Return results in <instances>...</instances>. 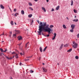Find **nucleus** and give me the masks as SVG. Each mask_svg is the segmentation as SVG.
<instances>
[{
    "instance_id": "obj_23",
    "label": "nucleus",
    "mask_w": 79,
    "mask_h": 79,
    "mask_svg": "<svg viewBox=\"0 0 79 79\" xmlns=\"http://www.w3.org/2000/svg\"><path fill=\"white\" fill-rule=\"evenodd\" d=\"M10 24L11 25H12V26H13L14 23H13V21H11L10 22Z\"/></svg>"
},
{
    "instance_id": "obj_14",
    "label": "nucleus",
    "mask_w": 79,
    "mask_h": 79,
    "mask_svg": "<svg viewBox=\"0 0 79 79\" xmlns=\"http://www.w3.org/2000/svg\"><path fill=\"white\" fill-rule=\"evenodd\" d=\"M42 10H43L44 12H46V10H45V8L44 7H42Z\"/></svg>"
},
{
    "instance_id": "obj_48",
    "label": "nucleus",
    "mask_w": 79,
    "mask_h": 79,
    "mask_svg": "<svg viewBox=\"0 0 79 79\" xmlns=\"http://www.w3.org/2000/svg\"><path fill=\"white\" fill-rule=\"evenodd\" d=\"M4 34H5L4 33V32H3V33H2V35H4Z\"/></svg>"
},
{
    "instance_id": "obj_1",
    "label": "nucleus",
    "mask_w": 79,
    "mask_h": 79,
    "mask_svg": "<svg viewBox=\"0 0 79 79\" xmlns=\"http://www.w3.org/2000/svg\"><path fill=\"white\" fill-rule=\"evenodd\" d=\"M40 25L39 27V31H38L39 35H41V32L44 31L45 32H48V34H50L51 33L50 32L52 31V30L50 28L48 27L49 25H47L46 24V23H42V22H40Z\"/></svg>"
},
{
    "instance_id": "obj_57",
    "label": "nucleus",
    "mask_w": 79,
    "mask_h": 79,
    "mask_svg": "<svg viewBox=\"0 0 79 79\" xmlns=\"http://www.w3.org/2000/svg\"><path fill=\"white\" fill-rule=\"evenodd\" d=\"M15 25H16V22H15Z\"/></svg>"
},
{
    "instance_id": "obj_60",
    "label": "nucleus",
    "mask_w": 79,
    "mask_h": 79,
    "mask_svg": "<svg viewBox=\"0 0 79 79\" xmlns=\"http://www.w3.org/2000/svg\"><path fill=\"white\" fill-rule=\"evenodd\" d=\"M77 16H75V18H77Z\"/></svg>"
},
{
    "instance_id": "obj_64",
    "label": "nucleus",
    "mask_w": 79,
    "mask_h": 79,
    "mask_svg": "<svg viewBox=\"0 0 79 79\" xmlns=\"http://www.w3.org/2000/svg\"><path fill=\"white\" fill-rule=\"evenodd\" d=\"M32 23H31V25H32Z\"/></svg>"
},
{
    "instance_id": "obj_27",
    "label": "nucleus",
    "mask_w": 79,
    "mask_h": 79,
    "mask_svg": "<svg viewBox=\"0 0 79 79\" xmlns=\"http://www.w3.org/2000/svg\"><path fill=\"white\" fill-rule=\"evenodd\" d=\"M75 58L76 60H78L79 59V57L77 56H75Z\"/></svg>"
},
{
    "instance_id": "obj_18",
    "label": "nucleus",
    "mask_w": 79,
    "mask_h": 79,
    "mask_svg": "<svg viewBox=\"0 0 79 79\" xmlns=\"http://www.w3.org/2000/svg\"><path fill=\"white\" fill-rule=\"evenodd\" d=\"M3 55H4V56H5V55H4V54H3V53H0V56H3Z\"/></svg>"
},
{
    "instance_id": "obj_36",
    "label": "nucleus",
    "mask_w": 79,
    "mask_h": 79,
    "mask_svg": "<svg viewBox=\"0 0 79 79\" xmlns=\"http://www.w3.org/2000/svg\"><path fill=\"white\" fill-rule=\"evenodd\" d=\"M20 54L21 55H24V53H22V52H21Z\"/></svg>"
},
{
    "instance_id": "obj_37",
    "label": "nucleus",
    "mask_w": 79,
    "mask_h": 79,
    "mask_svg": "<svg viewBox=\"0 0 79 79\" xmlns=\"http://www.w3.org/2000/svg\"><path fill=\"white\" fill-rule=\"evenodd\" d=\"M12 54H15V55H16V53H15V52H12Z\"/></svg>"
},
{
    "instance_id": "obj_40",
    "label": "nucleus",
    "mask_w": 79,
    "mask_h": 79,
    "mask_svg": "<svg viewBox=\"0 0 79 79\" xmlns=\"http://www.w3.org/2000/svg\"><path fill=\"white\" fill-rule=\"evenodd\" d=\"M7 49H6V50H5V51H4V52H7Z\"/></svg>"
},
{
    "instance_id": "obj_12",
    "label": "nucleus",
    "mask_w": 79,
    "mask_h": 79,
    "mask_svg": "<svg viewBox=\"0 0 79 79\" xmlns=\"http://www.w3.org/2000/svg\"><path fill=\"white\" fill-rule=\"evenodd\" d=\"M73 21L74 22H77L78 21V19H74L73 20Z\"/></svg>"
},
{
    "instance_id": "obj_34",
    "label": "nucleus",
    "mask_w": 79,
    "mask_h": 79,
    "mask_svg": "<svg viewBox=\"0 0 79 79\" xmlns=\"http://www.w3.org/2000/svg\"><path fill=\"white\" fill-rule=\"evenodd\" d=\"M30 72L31 73H34V71H32V70H30Z\"/></svg>"
},
{
    "instance_id": "obj_55",
    "label": "nucleus",
    "mask_w": 79,
    "mask_h": 79,
    "mask_svg": "<svg viewBox=\"0 0 79 79\" xmlns=\"http://www.w3.org/2000/svg\"><path fill=\"white\" fill-rule=\"evenodd\" d=\"M66 19H68V20H69V19L68 18V17H66Z\"/></svg>"
},
{
    "instance_id": "obj_53",
    "label": "nucleus",
    "mask_w": 79,
    "mask_h": 79,
    "mask_svg": "<svg viewBox=\"0 0 79 79\" xmlns=\"http://www.w3.org/2000/svg\"><path fill=\"white\" fill-rule=\"evenodd\" d=\"M13 36H16V34H14L13 35Z\"/></svg>"
},
{
    "instance_id": "obj_10",
    "label": "nucleus",
    "mask_w": 79,
    "mask_h": 79,
    "mask_svg": "<svg viewBox=\"0 0 79 79\" xmlns=\"http://www.w3.org/2000/svg\"><path fill=\"white\" fill-rule=\"evenodd\" d=\"M15 31L16 34H19V30H15Z\"/></svg>"
},
{
    "instance_id": "obj_26",
    "label": "nucleus",
    "mask_w": 79,
    "mask_h": 79,
    "mask_svg": "<svg viewBox=\"0 0 79 79\" xmlns=\"http://www.w3.org/2000/svg\"><path fill=\"white\" fill-rule=\"evenodd\" d=\"M68 46H69V45H68V44H66L65 45H64V47H68Z\"/></svg>"
},
{
    "instance_id": "obj_25",
    "label": "nucleus",
    "mask_w": 79,
    "mask_h": 79,
    "mask_svg": "<svg viewBox=\"0 0 79 79\" xmlns=\"http://www.w3.org/2000/svg\"><path fill=\"white\" fill-rule=\"evenodd\" d=\"M72 51V49L70 48L69 50L67 51V52H71Z\"/></svg>"
},
{
    "instance_id": "obj_61",
    "label": "nucleus",
    "mask_w": 79,
    "mask_h": 79,
    "mask_svg": "<svg viewBox=\"0 0 79 79\" xmlns=\"http://www.w3.org/2000/svg\"><path fill=\"white\" fill-rule=\"evenodd\" d=\"M25 61H27V59H24Z\"/></svg>"
},
{
    "instance_id": "obj_41",
    "label": "nucleus",
    "mask_w": 79,
    "mask_h": 79,
    "mask_svg": "<svg viewBox=\"0 0 79 79\" xmlns=\"http://www.w3.org/2000/svg\"><path fill=\"white\" fill-rule=\"evenodd\" d=\"M22 44V43H20L19 44H18V45H19V46H20V45H21Z\"/></svg>"
},
{
    "instance_id": "obj_30",
    "label": "nucleus",
    "mask_w": 79,
    "mask_h": 79,
    "mask_svg": "<svg viewBox=\"0 0 79 79\" xmlns=\"http://www.w3.org/2000/svg\"><path fill=\"white\" fill-rule=\"evenodd\" d=\"M28 4L29 6H32V3L31 2H29Z\"/></svg>"
},
{
    "instance_id": "obj_45",
    "label": "nucleus",
    "mask_w": 79,
    "mask_h": 79,
    "mask_svg": "<svg viewBox=\"0 0 79 79\" xmlns=\"http://www.w3.org/2000/svg\"><path fill=\"white\" fill-rule=\"evenodd\" d=\"M10 34H12V32L10 31Z\"/></svg>"
},
{
    "instance_id": "obj_15",
    "label": "nucleus",
    "mask_w": 79,
    "mask_h": 79,
    "mask_svg": "<svg viewBox=\"0 0 79 79\" xmlns=\"http://www.w3.org/2000/svg\"><path fill=\"white\" fill-rule=\"evenodd\" d=\"M15 57L16 58H18V54H15Z\"/></svg>"
},
{
    "instance_id": "obj_3",
    "label": "nucleus",
    "mask_w": 79,
    "mask_h": 79,
    "mask_svg": "<svg viewBox=\"0 0 79 79\" xmlns=\"http://www.w3.org/2000/svg\"><path fill=\"white\" fill-rule=\"evenodd\" d=\"M77 45H78V44L77 43H75V44H74L73 45V48H77Z\"/></svg>"
},
{
    "instance_id": "obj_28",
    "label": "nucleus",
    "mask_w": 79,
    "mask_h": 79,
    "mask_svg": "<svg viewBox=\"0 0 79 79\" xmlns=\"http://www.w3.org/2000/svg\"><path fill=\"white\" fill-rule=\"evenodd\" d=\"M73 29H72L70 30V31L71 32H74V30H73Z\"/></svg>"
},
{
    "instance_id": "obj_49",
    "label": "nucleus",
    "mask_w": 79,
    "mask_h": 79,
    "mask_svg": "<svg viewBox=\"0 0 79 79\" xmlns=\"http://www.w3.org/2000/svg\"><path fill=\"white\" fill-rule=\"evenodd\" d=\"M35 2H38V0H34Z\"/></svg>"
},
{
    "instance_id": "obj_33",
    "label": "nucleus",
    "mask_w": 79,
    "mask_h": 79,
    "mask_svg": "<svg viewBox=\"0 0 79 79\" xmlns=\"http://www.w3.org/2000/svg\"><path fill=\"white\" fill-rule=\"evenodd\" d=\"M29 9H30V10H32V11H33V9H32V7H30L29 8Z\"/></svg>"
},
{
    "instance_id": "obj_6",
    "label": "nucleus",
    "mask_w": 79,
    "mask_h": 79,
    "mask_svg": "<svg viewBox=\"0 0 79 79\" xmlns=\"http://www.w3.org/2000/svg\"><path fill=\"white\" fill-rule=\"evenodd\" d=\"M63 45H64L63 44H62L61 45H60V47L59 48L60 50H61V49L63 48Z\"/></svg>"
},
{
    "instance_id": "obj_32",
    "label": "nucleus",
    "mask_w": 79,
    "mask_h": 79,
    "mask_svg": "<svg viewBox=\"0 0 79 79\" xmlns=\"http://www.w3.org/2000/svg\"><path fill=\"white\" fill-rule=\"evenodd\" d=\"M53 25H51L50 26V28H52V27H53Z\"/></svg>"
},
{
    "instance_id": "obj_8",
    "label": "nucleus",
    "mask_w": 79,
    "mask_h": 79,
    "mask_svg": "<svg viewBox=\"0 0 79 79\" xmlns=\"http://www.w3.org/2000/svg\"><path fill=\"white\" fill-rule=\"evenodd\" d=\"M0 6L1 8L2 9H4V8H5V7H4V6L2 4H1L0 5Z\"/></svg>"
},
{
    "instance_id": "obj_42",
    "label": "nucleus",
    "mask_w": 79,
    "mask_h": 79,
    "mask_svg": "<svg viewBox=\"0 0 79 79\" xmlns=\"http://www.w3.org/2000/svg\"><path fill=\"white\" fill-rule=\"evenodd\" d=\"M54 11V9H53V8L52 9V10L51 11Z\"/></svg>"
},
{
    "instance_id": "obj_35",
    "label": "nucleus",
    "mask_w": 79,
    "mask_h": 79,
    "mask_svg": "<svg viewBox=\"0 0 79 79\" xmlns=\"http://www.w3.org/2000/svg\"><path fill=\"white\" fill-rule=\"evenodd\" d=\"M73 43L74 45H75V44H76V42L74 41H73Z\"/></svg>"
},
{
    "instance_id": "obj_63",
    "label": "nucleus",
    "mask_w": 79,
    "mask_h": 79,
    "mask_svg": "<svg viewBox=\"0 0 79 79\" xmlns=\"http://www.w3.org/2000/svg\"><path fill=\"white\" fill-rule=\"evenodd\" d=\"M2 43H3V42H4V41H2Z\"/></svg>"
},
{
    "instance_id": "obj_16",
    "label": "nucleus",
    "mask_w": 79,
    "mask_h": 79,
    "mask_svg": "<svg viewBox=\"0 0 79 79\" xmlns=\"http://www.w3.org/2000/svg\"><path fill=\"white\" fill-rule=\"evenodd\" d=\"M71 6H73V0H71Z\"/></svg>"
},
{
    "instance_id": "obj_17",
    "label": "nucleus",
    "mask_w": 79,
    "mask_h": 79,
    "mask_svg": "<svg viewBox=\"0 0 79 79\" xmlns=\"http://www.w3.org/2000/svg\"><path fill=\"white\" fill-rule=\"evenodd\" d=\"M21 13L22 15H24V11L23 10H21Z\"/></svg>"
},
{
    "instance_id": "obj_29",
    "label": "nucleus",
    "mask_w": 79,
    "mask_h": 79,
    "mask_svg": "<svg viewBox=\"0 0 79 79\" xmlns=\"http://www.w3.org/2000/svg\"><path fill=\"white\" fill-rule=\"evenodd\" d=\"M73 11H74V13H77V11L75 9L73 10Z\"/></svg>"
},
{
    "instance_id": "obj_24",
    "label": "nucleus",
    "mask_w": 79,
    "mask_h": 79,
    "mask_svg": "<svg viewBox=\"0 0 79 79\" xmlns=\"http://www.w3.org/2000/svg\"><path fill=\"white\" fill-rule=\"evenodd\" d=\"M63 28H64V29H66V25H64V24H63Z\"/></svg>"
},
{
    "instance_id": "obj_38",
    "label": "nucleus",
    "mask_w": 79,
    "mask_h": 79,
    "mask_svg": "<svg viewBox=\"0 0 79 79\" xmlns=\"http://www.w3.org/2000/svg\"><path fill=\"white\" fill-rule=\"evenodd\" d=\"M17 11V10L16 9H14V11H15V12H16V11Z\"/></svg>"
},
{
    "instance_id": "obj_39",
    "label": "nucleus",
    "mask_w": 79,
    "mask_h": 79,
    "mask_svg": "<svg viewBox=\"0 0 79 79\" xmlns=\"http://www.w3.org/2000/svg\"><path fill=\"white\" fill-rule=\"evenodd\" d=\"M77 38H79V34H78L77 35Z\"/></svg>"
},
{
    "instance_id": "obj_56",
    "label": "nucleus",
    "mask_w": 79,
    "mask_h": 79,
    "mask_svg": "<svg viewBox=\"0 0 79 79\" xmlns=\"http://www.w3.org/2000/svg\"><path fill=\"white\" fill-rule=\"evenodd\" d=\"M47 2H48L49 0H46Z\"/></svg>"
},
{
    "instance_id": "obj_59",
    "label": "nucleus",
    "mask_w": 79,
    "mask_h": 79,
    "mask_svg": "<svg viewBox=\"0 0 79 79\" xmlns=\"http://www.w3.org/2000/svg\"><path fill=\"white\" fill-rule=\"evenodd\" d=\"M27 61H28V60H29V59H27Z\"/></svg>"
},
{
    "instance_id": "obj_13",
    "label": "nucleus",
    "mask_w": 79,
    "mask_h": 79,
    "mask_svg": "<svg viewBox=\"0 0 79 79\" xmlns=\"http://www.w3.org/2000/svg\"><path fill=\"white\" fill-rule=\"evenodd\" d=\"M59 8H60V6H58L56 7V10H58Z\"/></svg>"
},
{
    "instance_id": "obj_47",
    "label": "nucleus",
    "mask_w": 79,
    "mask_h": 79,
    "mask_svg": "<svg viewBox=\"0 0 79 79\" xmlns=\"http://www.w3.org/2000/svg\"><path fill=\"white\" fill-rule=\"evenodd\" d=\"M37 22H38V24H40V23L39 22V20L37 21Z\"/></svg>"
},
{
    "instance_id": "obj_9",
    "label": "nucleus",
    "mask_w": 79,
    "mask_h": 79,
    "mask_svg": "<svg viewBox=\"0 0 79 79\" xmlns=\"http://www.w3.org/2000/svg\"><path fill=\"white\" fill-rule=\"evenodd\" d=\"M18 40H21V39H22V37H21V36H19L18 37Z\"/></svg>"
},
{
    "instance_id": "obj_51",
    "label": "nucleus",
    "mask_w": 79,
    "mask_h": 79,
    "mask_svg": "<svg viewBox=\"0 0 79 79\" xmlns=\"http://www.w3.org/2000/svg\"><path fill=\"white\" fill-rule=\"evenodd\" d=\"M42 35H44V36L45 35H44V34L43 33H42Z\"/></svg>"
},
{
    "instance_id": "obj_7",
    "label": "nucleus",
    "mask_w": 79,
    "mask_h": 79,
    "mask_svg": "<svg viewBox=\"0 0 79 79\" xmlns=\"http://www.w3.org/2000/svg\"><path fill=\"white\" fill-rule=\"evenodd\" d=\"M6 58L7 59H8V60H12V57L9 58L8 57H7V56H6Z\"/></svg>"
},
{
    "instance_id": "obj_2",
    "label": "nucleus",
    "mask_w": 79,
    "mask_h": 79,
    "mask_svg": "<svg viewBox=\"0 0 79 79\" xmlns=\"http://www.w3.org/2000/svg\"><path fill=\"white\" fill-rule=\"evenodd\" d=\"M43 73H47V69H45V67H42Z\"/></svg>"
},
{
    "instance_id": "obj_4",
    "label": "nucleus",
    "mask_w": 79,
    "mask_h": 79,
    "mask_svg": "<svg viewBox=\"0 0 79 79\" xmlns=\"http://www.w3.org/2000/svg\"><path fill=\"white\" fill-rule=\"evenodd\" d=\"M75 26H76V25L74 24H72L71 26L72 29H74L75 28Z\"/></svg>"
},
{
    "instance_id": "obj_62",
    "label": "nucleus",
    "mask_w": 79,
    "mask_h": 79,
    "mask_svg": "<svg viewBox=\"0 0 79 79\" xmlns=\"http://www.w3.org/2000/svg\"><path fill=\"white\" fill-rule=\"evenodd\" d=\"M43 65H44L45 64L44 63H43Z\"/></svg>"
},
{
    "instance_id": "obj_54",
    "label": "nucleus",
    "mask_w": 79,
    "mask_h": 79,
    "mask_svg": "<svg viewBox=\"0 0 79 79\" xmlns=\"http://www.w3.org/2000/svg\"><path fill=\"white\" fill-rule=\"evenodd\" d=\"M22 63H21V62H20V64H19V65H21V64H22Z\"/></svg>"
},
{
    "instance_id": "obj_52",
    "label": "nucleus",
    "mask_w": 79,
    "mask_h": 79,
    "mask_svg": "<svg viewBox=\"0 0 79 79\" xmlns=\"http://www.w3.org/2000/svg\"><path fill=\"white\" fill-rule=\"evenodd\" d=\"M10 79H13V78H12V77H11L10 78Z\"/></svg>"
},
{
    "instance_id": "obj_50",
    "label": "nucleus",
    "mask_w": 79,
    "mask_h": 79,
    "mask_svg": "<svg viewBox=\"0 0 79 79\" xmlns=\"http://www.w3.org/2000/svg\"><path fill=\"white\" fill-rule=\"evenodd\" d=\"M49 35H46V37H49Z\"/></svg>"
},
{
    "instance_id": "obj_43",
    "label": "nucleus",
    "mask_w": 79,
    "mask_h": 79,
    "mask_svg": "<svg viewBox=\"0 0 79 79\" xmlns=\"http://www.w3.org/2000/svg\"><path fill=\"white\" fill-rule=\"evenodd\" d=\"M41 59V57H39V60H40Z\"/></svg>"
},
{
    "instance_id": "obj_21",
    "label": "nucleus",
    "mask_w": 79,
    "mask_h": 79,
    "mask_svg": "<svg viewBox=\"0 0 79 79\" xmlns=\"http://www.w3.org/2000/svg\"><path fill=\"white\" fill-rule=\"evenodd\" d=\"M0 51L2 52H4V51H3V49L2 48H0Z\"/></svg>"
},
{
    "instance_id": "obj_11",
    "label": "nucleus",
    "mask_w": 79,
    "mask_h": 79,
    "mask_svg": "<svg viewBox=\"0 0 79 79\" xmlns=\"http://www.w3.org/2000/svg\"><path fill=\"white\" fill-rule=\"evenodd\" d=\"M28 45H29V42H28L26 44L25 46V48H26L27 47V46Z\"/></svg>"
},
{
    "instance_id": "obj_19",
    "label": "nucleus",
    "mask_w": 79,
    "mask_h": 79,
    "mask_svg": "<svg viewBox=\"0 0 79 79\" xmlns=\"http://www.w3.org/2000/svg\"><path fill=\"white\" fill-rule=\"evenodd\" d=\"M31 16H32V14L29 15H28V17L29 18H31Z\"/></svg>"
},
{
    "instance_id": "obj_44",
    "label": "nucleus",
    "mask_w": 79,
    "mask_h": 79,
    "mask_svg": "<svg viewBox=\"0 0 79 79\" xmlns=\"http://www.w3.org/2000/svg\"><path fill=\"white\" fill-rule=\"evenodd\" d=\"M31 57H32V56H28V57H27V58H31Z\"/></svg>"
},
{
    "instance_id": "obj_22",
    "label": "nucleus",
    "mask_w": 79,
    "mask_h": 79,
    "mask_svg": "<svg viewBox=\"0 0 79 79\" xmlns=\"http://www.w3.org/2000/svg\"><path fill=\"white\" fill-rule=\"evenodd\" d=\"M40 50L41 52H42V47H40Z\"/></svg>"
},
{
    "instance_id": "obj_31",
    "label": "nucleus",
    "mask_w": 79,
    "mask_h": 79,
    "mask_svg": "<svg viewBox=\"0 0 79 79\" xmlns=\"http://www.w3.org/2000/svg\"><path fill=\"white\" fill-rule=\"evenodd\" d=\"M19 15V14L18 13H16V14H15V16L16 17L17 16V15Z\"/></svg>"
},
{
    "instance_id": "obj_5",
    "label": "nucleus",
    "mask_w": 79,
    "mask_h": 79,
    "mask_svg": "<svg viewBox=\"0 0 79 79\" xmlns=\"http://www.w3.org/2000/svg\"><path fill=\"white\" fill-rule=\"evenodd\" d=\"M53 35H54V37L52 38V40H55V37L56 35V33H54L53 34Z\"/></svg>"
},
{
    "instance_id": "obj_46",
    "label": "nucleus",
    "mask_w": 79,
    "mask_h": 79,
    "mask_svg": "<svg viewBox=\"0 0 79 79\" xmlns=\"http://www.w3.org/2000/svg\"><path fill=\"white\" fill-rule=\"evenodd\" d=\"M31 21H32V22H31L32 23H34V20H32Z\"/></svg>"
},
{
    "instance_id": "obj_20",
    "label": "nucleus",
    "mask_w": 79,
    "mask_h": 79,
    "mask_svg": "<svg viewBox=\"0 0 79 79\" xmlns=\"http://www.w3.org/2000/svg\"><path fill=\"white\" fill-rule=\"evenodd\" d=\"M47 48V46L46 47L43 49V52H45V50H46V49Z\"/></svg>"
},
{
    "instance_id": "obj_58",
    "label": "nucleus",
    "mask_w": 79,
    "mask_h": 79,
    "mask_svg": "<svg viewBox=\"0 0 79 79\" xmlns=\"http://www.w3.org/2000/svg\"><path fill=\"white\" fill-rule=\"evenodd\" d=\"M57 65H60V64L59 63H57Z\"/></svg>"
}]
</instances>
